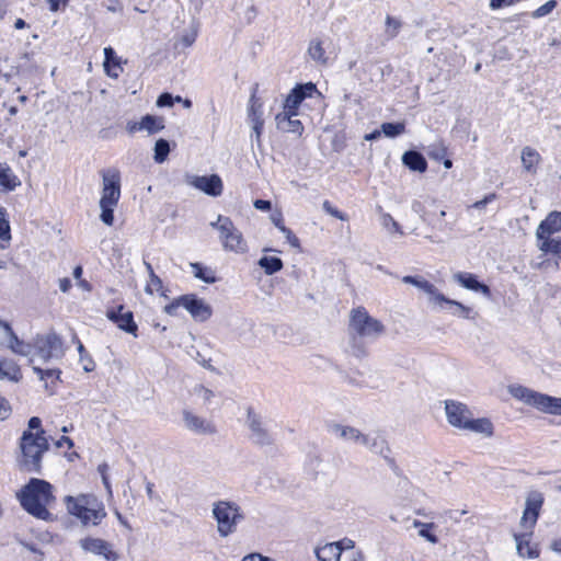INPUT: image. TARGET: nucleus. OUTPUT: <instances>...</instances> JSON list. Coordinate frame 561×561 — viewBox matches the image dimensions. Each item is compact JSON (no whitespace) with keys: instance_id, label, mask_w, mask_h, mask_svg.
<instances>
[{"instance_id":"obj_33","label":"nucleus","mask_w":561,"mask_h":561,"mask_svg":"<svg viewBox=\"0 0 561 561\" xmlns=\"http://www.w3.org/2000/svg\"><path fill=\"white\" fill-rule=\"evenodd\" d=\"M257 265L264 271L266 275H273L284 267V263L278 256L263 255L257 261Z\"/></svg>"},{"instance_id":"obj_24","label":"nucleus","mask_w":561,"mask_h":561,"mask_svg":"<svg viewBox=\"0 0 561 561\" xmlns=\"http://www.w3.org/2000/svg\"><path fill=\"white\" fill-rule=\"evenodd\" d=\"M360 445L368 448L371 453L383 457L389 462L393 461L389 457L390 448H389L388 443L385 437H382L380 435L370 436V435L364 434Z\"/></svg>"},{"instance_id":"obj_36","label":"nucleus","mask_w":561,"mask_h":561,"mask_svg":"<svg viewBox=\"0 0 561 561\" xmlns=\"http://www.w3.org/2000/svg\"><path fill=\"white\" fill-rule=\"evenodd\" d=\"M318 561H340V552L336 551L335 543H327L314 550Z\"/></svg>"},{"instance_id":"obj_42","label":"nucleus","mask_w":561,"mask_h":561,"mask_svg":"<svg viewBox=\"0 0 561 561\" xmlns=\"http://www.w3.org/2000/svg\"><path fill=\"white\" fill-rule=\"evenodd\" d=\"M402 27V21L392 15H387L385 21V35L388 39H392L398 36Z\"/></svg>"},{"instance_id":"obj_43","label":"nucleus","mask_w":561,"mask_h":561,"mask_svg":"<svg viewBox=\"0 0 561 561\" xmlns=\"http://www.w3.org/2000/svg\"><path fill=\"white\" fill-rule=\"evenodd\" d=\"M414 527L420 528L419 535L430 541L431 543H437L438 537L433 533L435 528L434 523H422L420 520H414Z\"/></svg>"},{"instance_id":"obj_28","label":"nucleus","mask_w":561,"mask_h":561,"mask_svg":"<svg viewBox=\"0 0 561 561\" xmlns=\"http://www.w3.org/2000/svg\"><path fill=\"white\" fill-rule=\"evenodd\" d=\"M520 159L524 170L528 173L535 174L537 172V165L541 161V156L536 149L526 146L522 150Z\"/></svg>"},{"instance_id":"obj_26","label":"nucleus","mask_w":561,"mask_h":561,"mask_svg":"<svg viewBox=\"0 0 561 561\" xmlns=\"http://www.w3.org/2000/svg\"><path fill=\"white\" fill-rule=\"evenodd\" d=\"M402 163L413 172L424 173L427 170V161L417 150H408L402 154Z\"/></svg>"},{"instance_id":"obj_54","label":"nucleus","mask_w":561,"mask_h":561,"mask_svg":"<svg viewBox=\"0 0 561 561\" xmlns=\"http://www.w3.org/2000/svg\"><path fill=\"white\" fill-rule=\"evenodd\" d=\"M381 224L385 228L402 233L400 225L393 219L390 214H383L381 217Z\"/></svg>"},{"instance_id":"obj_2","label":"nucleus","mask_w":561,"mask_h":561,"mask_svg":"<svg viewBox=\"0 0 561 561\" xmlns=\"http://www.w3.org/2000/svg\"><path fill=\"white\" fill-rule=\"evenodd\" d=\"M21 456L18 458L19 469L23 472L42 474L43 455L49 449L46 436L24 431L20 437Z\"/></svg>"},{"instance_id":"obj_5","label":"nucleus","mask_w":561,"mask_h":561,"mask_svg":"<svg viewBox=\"0 0 561 561\" xmlns=\"http://www.w3.org/2000/svg\"><path fill=\"white\" fill-rule=\"evenodd\" d=\"M386 331L385 325L371 317L364 307H357L351 311L348 333L375 341Z\"/></svg>"},{"instance_id":"obj_38","label":"nucleus","mask_w":561,"mask_h":561,"mask_svg":"<svg viewBox=\"0 0 561 561\" xmlns=\"http://www.w3.org/2000/svg\"><path fill=\"white\" fill-rule=\"evenodd\" d=\"M263 104L262 102L252 93L250 98V107H249V119L251 124H255L259 122H264L263 119Z\"/></svg>"},{"instance_id":"obj_14","label":"nucleus","mask_w":561,"mask_h":561,"mask_svg":"<svg viewBox=\"0 0 561 561\" xmlns=\"http://www.w3.org/2000/svg\"><path fill=\"white\" fill-rule=\"evenodd\" d=\"M543 504V496L538 491H533L528 494L520 524L524 527L534 528L540 514Z\"/></svg>"},{"instance_id":"obj_64","label":"nucleus","mask_w":561,"mask_h":561,"mask_svg":"<svg viewBox=\"0 0 561 561\" xmlns=\"http://www.w3.org/2000/svg\"><path fill=\"white\" fill-rule=\"evenodd\" d=\"M241 561H272V559L260 553H250L244 556Z\"/></svg>"},{"instance_id":"obj_59","label":"nucleus","mask_w":561,"mask_h":561,"mask_svg":"<svg viewBox=\"0 0 561 561\" xmlns=\"http://www.w3.org/2000/svg\"><path fill=\"white\" fill-rule=\"evenodd\" d=\"M280 232L285 236L286 240L293 248H300V241L298 237L289 228L282 227Z\"/></svg>"},{"instance_id":"obj_15","label":"nucleus","mask_w":561,"mask_h":561,"mask_svg":"<svg viewBox=\"0 0 561 561\" xmlns=\"http://www.w3.org/2000/svg\"><path fill=\"white\" fill-rule=\"evenodd\" d=\"M445 411L448 423L454 427L461 430L463 428L466 421L472 415L466 404L454 400H447L445 402Z\"/></svg>"},{"instance_id":"obj_12","label":"nucleus","mask_w":561,"mask_h":561,"mask_svg":"<svg viewBox=\"0 0 561 561\" xmlns=\"http://www.w3.org/2000/svg\"><path fill=\"white\" fill-rule=\"evenodd\" d=\"M182 307L195 321L205 322L213 314V308L195 294L183 295Z\"/></svg>"},{"instance_id":"obj_32","label":"nucleus","mask_w":561,"mask_h":561,"mask_svg":"<svg viewBox=\"0 0 561 561\" xmlns=\"http://www.w3.org/2000/svg\"><path fill=\"white\" fill-rule=\"evenodd\" d=\"M141 130L148 131L149 135L161 131L164 128V119L161 116L146 114L140 119Z\"/></svg>"},{"instance_id":"obj_21","label":"nucleus","mask_w":561,"mask_h":561,"mask_svg":"<svg viewBox=\"0 0 561 561\" xmlns=\"http://www.w3.org/2000/svg\"><path fill=\"white\" fill-rule=\"evenodd\" d=\"M561 231V211H551L539 224L536 237L538 241L552 238L551 236Z\"/></svg>"},{"instance_id":"obj_56","label":"nucleus","mask_w":561,"mask_h":561,"mask_svg":"<svg viewBox=\"0 0 561 561\" xmlns=\"http://www.w3.org/2000/svg\"><path fill=\"white\" fill-rule=\"evenodd\" d=\"M34 432V434H39L45 436V431L42 428V420L38 416H32L27 422V430Z\"/></svg>"},{"instance_id":"obj_49","label":"nucleus","mask_w":561,"mask_h":561,"mask_svg":"<svg viewBox=\"0 0 561 561\" xmlns=\"http://www.w3.org/2000/svg\"><path fill=\"white\" fill-rule=\"evenodd\" d=\"M11 239V231L9 220L7 219V210L0 207V240L9 241Z\"/></svg>"},{"instance_id":"obj_47","label":"nucleus","mask_w":561,"mask_h":561,"mask_svg":"<svg viewBox=\"0 0 561 561\" xmlns=\"http://www.w3.org/2000/svg\"><path fill=\"white\" fill-rule=\"evenodd\" d=\"M308 54L312 60L327 64L325 51L321 42H311L308 48Z\"/></svg>"},{"instance_id":"obj_13","label":"nucleus","mask_w":561,"mask_h":561,"mask_svg":"<svg viewBox=\"0 0 561 561\" xmlns=\"http://www.w3.org/2000/svg\"><path fill=\"white\" fill-rule=\"evenodd\" d=\"M85 552L102 556L106 561H117L119 556L112 549V545L100 538L85 537L79 541Z\"/></svg>"},{"instance_id":"obj_10","label":"nucleus","mask_w":561,"mask_h":561,"mask_svg":"<svg viewBox=\"0 0 561 561\" xmlns=\"http://www.w3.org/2000/svg\"><path fill=\"white\" fill-rule=\"evenodd\" d=\"M219 239L226 251H232L236 253H243L247 251V243L243 240L242 233L236 228L231 219L224 220Z\"/></svg>"},{"instance_id":"obj_52","label":"nucleus","mask_w":561,"mask_h":561,"mask_svg":"<svg viewBox=\"0 0 561 561\" xmlns=\"http://www.w3.org/2000/svg\"><path fill=\"white\" fill-rule=\"evenodd\" d=\"M322 208L327 214H329L342 221L348 220V216L345 213L339 210L336 207H334L329 201L323 202Z\"/></svg>"},{"instance_id":"obj_55","label":"nucleus","mask_w":561,"mask_h":561,"mask_svg":"<svg viewBox=\"0 0 561 561\" xmlns=\"http://www.w3.org/2000/svg\"><path fill=\"white\" fill-rule=\"evenodd\" d=\"M264 122H259L255 124H252V130L251 134V142L252 145L255 142L259 148L262 146L261 136L263 133Z\"/></svg>"},{"instance_id":"obj_17","label":"nucleus","mask_w":561,"mask_h":561,"mask_svg":"<svg viewBox=\"0 0 561 561\" xmlns=\"http://www.w3.org/2000/svg\"><path fill=\"white\" fill-rule=\"evenodd\" d=\"M453 278L466 289L480 293L486 298H491L492 296L490 286L480 282L476 274L469 272H458L454 274Z\"/></svg>"},{"instance_id":"obj_57","label":"nucleus","mask_w":561,"mask_h":561,"mask_svg":"<svg viewBox=\"0 0 561 561\" xmlns=\"http://www.w3.org/2000/svg\"><path fill=\"white\" fill-rule=\"evenodd\" d=\"M149 283L145 288V291L147 294H153L152 287H156V290H160L162 288V279L157 274H152L151 276H149Z\"/></svg>"},{"instance_id":"obj_58","label":"nucleus","mask_w":561,"mask_h":561,"mask_svg":"<svg viewBox=\"0 0 561 561\" xmlns=\"http://www.w3.org/2000/svg\"><path fill=\"white\" fill-rule=\"evenodd\" d=\"M496 194L495 193H490L488 195H485L482 199L480 201H477L476 203H473L472 205L469 206V208H476V209H484L485 206L490 203H492L493 201L496 199Z\"/></svg>"},{"instance_id":"obj_7","label":"nucleus","mask_w":561,"mask_h":561,"mask_svg":"<svg viewBox=\"0 0 561 561\" xmlns=\"http://www.w3.org/2000/svg\"><path fill=\"white\" fill-rule=\"evenodd\" d=\"M33 348L37 356L45 363L51 358L64 356L62 339L55 332L46 335H37L34 340Z\"/></svg>"},{"instance_id":"obj_53","label":"nucleus","mask_w":561,"mask_h":561,"mask_svg":"<svg viewBox=\"0 0 561 561\" xmlns=\"http://www.w3.org/2000/svg\"><path fill=\"white\" fill-rule=\"evenodd\" d=\"M557 7L556 0H549L542 5H540L537 10L534 11L533 16L534 18H542L548 15L553 11V9Z\"/></svg>"},{"instance_id":"obj_6","label":"nucleus","mask_w":561,"mask_h":561,"mask_svg":"<svg viewBox=\"0 0 561 561\" xmlns=\"http://www.w3.org/2000/svg\"><path fill=\"white\" fill-rule=\"evenodd\" d=\"M84 497L75 499L71 495H67L65 497L67 511L70 515L76 516L80 519L81 524L87 526L90 523L93 525H99L102 519L106 516V512L103 506L99 508H90L87 504L82 503Z\"/></svg>"},{"instance_id":"obj_31","label":"nucleus","mask_w":561,"mask_h":561,"mask_svg":"<svg viewBox=\"0 0 561 561\" xmlns=\"http://www.w3.org/2000/svg\"><path fill=\"white\" fill-rule=\"evenodd\" d=\"M0 375L12 381H19L22 378L21 369L13 359H0Z\"/></svg>"},{"instance_id":"obj_39","label":"nucleus","mask_w":561,"mask_h":561,"mask_svg":"<svg viewBox=\"0 0 561 561\" xmlns=\"http://www.w3.org/2000/svg\"><path fill=\"white\" fill-rule=\"evenodd\" d=\"M153 150H154L153 160L157 163H163L168 159V156L171 150L169 140H167L164 138L158 139L154 144Z\"/></svg>"},{"instance_id":"obj_63","label":"nucleus","mask_w":561,"mask_h":561,"mask_svg":"<svg viewBox=\"0 0 561 561\" xmlns=\"http://www.w3.org/2000/svg\"><path fill=\"white\" fill-rule=\"evenodd\" d=\"M11 412L8 401L0 397V420H5Z\"/></svg>"},{"instance_id":"obj_51","label":"nucleus","mask_w":561,"mask_h":561,"mask_svg":"<svg viewBox=\"0 0 561 561\" xmlns=\"http://www.w3.org/2000/svg\"><path fill=\"white\" fill-rule=\"evenodd\" d=\"M182 98L180 95L173 96L169 92L161 93L157 99V106L159 107H171L175 102H180Z\"/></svg>"},{"instance_id":"obj_29","label":"nucleus","mask_w":561,"mask_h":561,"mask_svg":"<svg viewBox=\"0 0 561 561\" xmlns=\"http://www.w3.org/2000/svg\"><path fill=\"white\" fill-rule=\"evenodd\" d=\"M529 536V534H514V539L516 541L518 554L520 557L534 559L539 556V550L536 547L530 546Z\"/></svg>"},{"instance_id":"obj_41","label":"nucleus","mask_w":561,"mask_h":561,"mask_svg":"<svg viewBox=\"0 0 561 561\" xmlns=\"http://www.w3.org/2000/svg\"><path fill=\"white\" fill-rule=\"evenodd\" d=\"M426 153L430 159L440 162L447 156V147L443 140H437L427 146Z\"/></svg>"},{"instance_id":"obj_60","label":"nucleus","mask_w":561,"mask_h":561,"mask_svg":"<svg viewBox=\"0 0 561 561\" xmlns=\"http://www.w3.org/2000/svg\"><path fill=\"white\" fill-rule=\"evenodd\" d=\"M183 295L173 299L170 304L164 306L163 310L169 316H176L179 307H182Z\"/></svg>"},{"instance_id":"obj_16","label":"nucleus","mask_w":561,"mask_h":561,"mask_svg":"<svg viewBox=\"0 0 561 561\" xmlns=\"http://www.w3.org/2000/svg\"><path fill=\"white\" fill-rule=\"evenodd\" d=\"M124 306H118L116 309H110L106 312V317L114 322L121 330L126 333L137 336L138 325L134 320L131 311H125Z\"/></svg>"},{"instance_id":"obj_8","label":"nucleus","mask_w":561,"mask_h":561,"mask_svg":"<svg viewBox=\"0 0 561 561\" xmlns=\"http://www.w3.org/2000/svg\"><path fill=\"white\" fill-rule=\"evenodd\" d=\"M103 187L100 204L117 206L121 197V174L116 169H107L102 172Z\"/></svg>"},{"instance_id":"obj_18","label":"nucleus","mask_w":561,"mask_h":561,"mask_svg":"<svg viewBox=\"0 0 561 561\" xmlns=\"http://www.w3.org/2000/svg\"><path fill=\"white\" fill-rule=\"evenodd\" d=\"M192 185L206 195L217 197L222 193V181L218 174L194 176Z\"/></svg>"},{"instance_id":"obj_25","label":"nucleus","mask_w":561,"mask_h":561,"mask_svg":"<svg viewBox=\"0 0 561 561\" xmlns=\"http://www.w3.org/2000/svg\"><path fill=\"white\" fill-rule=\"evenodd\" d=\"M440 307V309H449L450 312L459 318L463 319H476L477 312L472 310V308L462 305L461 302L450 299L444 295L443 300H437L435 304Z\"/></svg>"},{"instance_id":"obj_48","label":"nucleus","mask_w":561,"mask_h":561,"mask_svg":"<svg viewBox=\"0 0 561 561\" xmlns=\"http://www.w3.org/2000/svg\"><path fill=\"white\" fill-rule=\"evenodd\" d=\"M34 373L38 376L41 380H48L50 379L54 383L55 380H59L61 370L58 368L53 369H43L37 366H33Z\"/></svg>"},{"instance_id":"obj_4","label":"nucleus","mask_w":561,"mask_h":561,"mask_svg":"<svg viewBox=\"0 0 561 561\" xmlns=\"http://www.w3.org/2000/svg\"><path fill=\"white\" fill-rule=\"evenodd\" d=\"M211 513L217 522V531L224 538L236 533L237 525L244 519L241 507L232 501L221 500L215 502Z\"/></svg>"},{"instance_id":"obj_1","label":"nucleus","mask_w":561,"mask_h":561,"mask_svg":"<svg viewBox=\"0 0 561 561\" xmlns=\"http://www.w3.org/2000/svg\"><path fill=\"white\" fill-rule=\"evenodd\" d=\"M21 506L32 516L42 520H53L47 506L55 501L53 485L46 480L31 478L18 493Z\"/></svg>"},{"instance_id":"obj_45","label":"nucleus","mask_w":561,"mask_h":561,"mask_svg":"<svg viewBox=\"0 0 561 561\" xmlns=\"http://www.w3.org/2000/svg\"><path fill=\"white\" fill-rule=\"evenodd\" d=\"M539 249L545 253L561 255V238H549L539 241Z\"/></svg>"},{"instance_id":"obj_19","label":"nucleus","mask_w":561,"mask_h":561,"mask_svg":"<svg viewBox=\"0 0 561 561\" xmlns=\"http://www.w3.org/2000/svg\"><path fill=\"white\" fill-rule=\"evenodd\" d=\"M185 427L198 435H213L217 433L216 426L207 420L193 414L188 410L183 411Z\"/></svg>"},{"instance_id":"obj_40","label":"nucleus","mask_w":561,"mask_h":561,"mask_svg":"<svg viewBox=\"0 0 561 561\" xmlns=\"http://www.w3.org/2000/svg\"><path fill=\"white\" fill-rule=\"evenodd\" d=\"M382 134L388 138H396L405 133V124L403 122H387L382 123Z\"/></svg>"},{"instance_id":"obj_50","label":"nucleus","mask_w":561,"mask_h":561,"mask_svg":"<svg viewBox=\"0 0 561 561\" xmlns=\"http://www.w3.org/2000/svg\"><path fill=\"white\" fill-rule=\"evenodd\" d=\"M116 206H108V204H100L101 214L100 219L106 226H113L114 224V208Z\"/></svg>"},{"instance_id":"obj_27","label":"nucleus","mask_w":561,"mask_h":561,"mask_svg":"<svg viewBox=\"0 0 561 561\" xmlns=\"http://www.w3.org/2000/svg\"><path fill=\"white\" fill-rule=\"evenodd\" d=\"M103 66L106 75L111 78H118L123 71L121 59L117 57L116 51L111 46L104 48Z\"/></svg>"},{"instance_id":"obj_46","label":"nucleus","mask_w":561,"mask_h":561,"mask_svg":"<svg viewBox=\"0 0 561 561\" xmlns=\"http://www.w3.org/2000/svg\"><path fill=\"white\" fill-rule=\"evenodd\" d=\"M350 336H351L350 345H351L352 355L357 358L366 357L368 352L363 342V337L356 336L354 334H350Z\"/></svg>"},{"instance_id":"obj_30","label":"nucleus","mask_w":561,"mask_h":561,"mask_svg":"<svg viewBox=\"0 0 561 561\" xmlns=\"http://www.w3.org/2000/svg\"><path fill=\"white\" fill-rule=\"evenodd\" d=\"M462 430H468L474 433H482L485 434L486 436L493 435V424L486 417L474 420L470 416V419L466 421Z\"/></svg>"},{"instance_id":"obj_3","label":"nucleus","mask_w":561,"mask_h":561,"mask_svg":"<svg viewBox=\"0 0 561 561\" xmlns=\"http://www.w3.org/2000/svg\"><path fill=\"white\" fill-rule=\"evenodd\" d=\"M508 392L516 400L543 413L561 415V398L541 393L522 385H511Z\"/></svg>"},{"instance_id":"obj_34","label":"nucleus","mask_w":561,"mask_h":561,"mask_svg":"<svg viewBox=\"0 0 561 561\" xmlns=\"http://www.w3.org/2000/svg\"><path fill=\"white\" fill-rule=\"evenodd\" d=\"M9 337L8 346L15 354L27 356L33 351V345L30 343H25L23 340H20L15 332H11Z\"/></svg>"},{"instance_id":"obj_61","label":"nucleus","mask_w":561,"mask_h":561,"mask_svg":"<svg viewBox=\"0 0 561 561\" xmlns=\"http://www.w3.org/2000/svg\"><path fill=\"white\" fill-rule=\"evenodd\" d=\"M333 543H335L336 551L340 552V554L343 550H351L355 547V542L350 538H343L339 541H334Z\"/></svg>"},{"instance_id":"obj_23","label":"nucleus","mask_w":561,"mask_h":561,"mask_svg":"<svg viewBox=\"0 0 561 561\" xmlns=\"http://www.w3.org/2000/svg\"><path fill=\"white\" fill-rule=\"evenodd\" d=\"M402 282L413 285L426 293L430 296V301L434 305L437 302V300L444 299V294H442L432 283L420 276L407 275L402 278Z\"/></svg>"},{"instance_id":"obj_37","label":"nucleus","mask_w":561,"mask_h":561,"mask_svg":"<svg viewBox=\"0 0 561 561\" xmlns=\"http://www.w3.org/2000/svg\"><path fill=\"white\" fill-rule=\"evenodd\" d=\"M20 184L18 178L13 174L9 167L2 168L0 165V186L4 191H13Z\"/></svg>"},{"instance_id":"obj_22","label":"nucleus","mask_w":561,"mask_h":561,"mask_svg":"<svg viewBox=\"0 0 561 561\" xmlns=\"http://www.w3.org/2000/svg\"><path fill=\"white\" fill-rule=\"evenodd\" d=\"M327 430L329 433L336 435L343 440L356 444H360L364 437V434L356 427L342 425L335 422H328Z\"/></svg>"},{"instance_id":"obj_20","label":"nucleus","mask_w":561,"mask_h":561,"mask_svg":"<svg viewBox=\"0 0 561 561\" xmlns=\"http://www.w3.org/2000/svg\"><path fill=\"white\" fill-rule=\"evenodd\" d=\"M298 114H290L284 110L275 116L276 128L282 133H290L300 137L305 130L302 123L295 118Z\"/></svg>"},{"instance_id":"obj_44","label":"nucleus","mask_w":561,"mask_h":561,"mask_svg":"<svg viewBox=\"0 0 561 561\" xmlns=\"http://www.w3.org/2000/svg\"><path fill=\"white\" fill-rule=\"evenodd\" d=\"M73 339L77 341L78 344V352L80 356V362L82 363V368L85 373H91L95 368V363L90 356V354L84 348L83 344L80 342V340L77 337V335H73Z\"/></svg>"},{"instance_id":"obj_9","label":"nucleus","mask_w":561,"mask_h":561,"mask_svg":"<svg viewBox=\"0 0 561 561\" xmlns=\"http://www.w3.org/2000/svg\"><path fill=\"white\" fill-rule=\"evenodd\" d=\"M314 93L320 94L314 83H297L287 94L283 108L288 110L290 114H298L300 104L306 99L312 98Z\"/></svg>"},{"instance_id":"obj_35","label":"nucleus","mask_w":561,"mask_h":561,"mask_svg":"<svg viewBox=\"0 0 561 561\" xmlns=\"http://www.w3.org/2000/svg\"><path fill=\"white\" fill-rule=\"evenodd\" d=\"M194 276L207 284H214L217 278L211 268L203 265L202 263L195 262L190 264Z\"/></svg>"},{"instance_id":"obj_11","label":"nucleus","mask_w":561,"mask_h":561,"mask_svg":"<svg viewBox=\"0 0 561 561\" xmlns=\"http://www.w3.org/2000/svg\"><path fill=\"white\" fill-rule=\"evenodd\" d=\"M247 424L251 431V440L259 446H270L274 443L272 434L265 428L262 416L252 408L247 412Z\"/></svg>"},{"instance_id":"obj_62","label":"nucleus","mask_w":561,"mask_h":561,"mask_svg":"<svg viewBox=\"0 0 561 561\" xmlns=\"http://www.w3.org/2000/svg\"><path fill=\"white\" fill-rule=\"evenodd\" d=\"M253 206L257 210L270 211L272 209V202L268 199H255Z\"/></svg>"}]
</instances>
